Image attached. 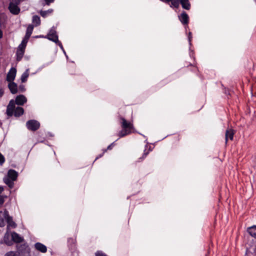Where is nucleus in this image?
I'll return each instance as SVG.
<instances>
[{
  "instance_id": "6",
  "label": "nucleus",
  "mask_w": 256,
  "mask_h": 256,
  "mask_svg": "<svg viewBox=\"0 0 256 256\" xmlns=\"http://www.w3.org/2000/svg\"><path fill=\"white\" fill-rule=\"evenodd\" d=\"M16 74V68H12L6 76V80L8 82H13L15 78Z\"/></svg>"
},
{
  "instance_id": "40",
  "label": "nucleus",
  "mask_w": 256,
  "mask_h": 256,
  "mask_svg": "<svg viewBox=\"0 0 256 256\" xmlns=\"http://www.w3.org/2000/svg\"><path fill=\"white\" fill-rule=\"evenodd\" d=\"M2 95V93H0V96H1Z\"/></svg>"
},
{
  "instance_id": "10",
  "label": "nucleus",
  "mask_w": 256,
  "mask_h": 256,
  "mask_svg": "<svg viewBox=\"0 0 256 256\" xmlns=\"http://www.w3.org/2000/svg\"><path fill=\"white\" fill-rule=\"evenodd\" d=\"M34 247L36 250L43 253L46 252L47 251L46 246L40 242L36 243Z\"/></svg>"
},
{
  "instance_id": "37",
  "label": "nucleus",
  "mask_w": 256,
  "mask_h": 256,
  "mask_svg": "<svg viewBox=\"0 0 256 256\" xmlns=\"http://www.w3.org/2000/svg\"><path fill=\"white\" fill-rule=\"evenodd\" d=\"M148 152H144L142 158L143 159V158H145L146 156L148 155Z\"/></svg>"
},
{
  "instance_id": "11",
  "label": "nucleus",
  "mask_w": 256,
  "mask_h": 256,
  "mask_svg": "<svg viewBox=\"0 0 256 256\" xmlns=\"http://www.w3.org/2000/svg\"><path fill=\"white\" fill-rule=\"evenodd\" d=\"M12 242L14 241L16 243H20L24 240V238L19 234L15 232H13L11 234Z\"/></svg>"
},
{
  "instance_id": "2",
  "label": "nucleus",
  "mask_w": 256,
  "mask_h": 256,
  "mask_svg": "<svg viewBox=\"0 0 256 256\" xmlns=\"http://www.w3.org/2000/svg\"><path fill=\"white\" fill-rule=\"evenodd\" d=\"M20 4V2H18L16 1L10 0L8 6V9L10 12L14 15H18L19 14L20 11V8L18 6V5Z\"/></svg>"
},
{
  "instance_id": "29",
  "label": "nucleus",
  "mask_w": 256,
  "mask_h": 256,
  "mask_svg": "<svg viewBox=\"0 0 256 256\" xmlns=\"http://www.w3.org/2000/svg\"><path fill=\"white\" fill-rule=\"evenodd\" d=\"M14 112H24V110L20 106H17L15 108Z\"/></svg>"
},
{
  "instance_id": "23",
  "label": "nucleus",
  "mask_w": 256,
  "mask_h": 256,
  "mask_svg": "<svg viewBox=\"0 0 256 256\" xmlns=\"http://www.w3.org/2000/svg\"><path fill=\"white\" fill-rule=\"evenodd\" d=\"M32 23L34 24L36 26H37L40 24V18L38 16H32Z\"/></svg>"
},
{
  "instance_id": "22",
  "label": "nucleus",
  "mask_w": 256,
  "mask_h": 256,
  "mask_svg": "<svg viewBox=\"0 0 256 256\" xmlns=\"http://www.w3.org/2000/svg\"><path fill=\"white\" fill-rule=\"evenodd\" d=\"M29 39L24 38L21 44L19 45L18 48L25 50L27 43Z\"/></svg>"
},
{
  "instance_id": "16",
  "label": "nucleus",
  "mask_w": 256,
  "mask_h": 256,
  "mask_svg": "<svg viewBox=\"0 0 256 256\" xmlns=\"http://www.w3.org/2000/svg\"><path fill=\"white\" fill-rule=\"evenodd\" d=\"M180 2L183 8L186 10H189L191 6L188 0H180Z\"/></svg>"
},
{
  "instance_id": "9",
  "label": "nucleus",
  "mask_w": 256,
  "mask_h": 256,
  "mask_svg": "<svg viewBox=\"0 0 256 256\" xmlns=\"http://www.w3.org/2000/svg\"><path fill=\"white\" fill-rule=\"evenodd\" d=\"M26 98L24 95H19L16 96L15 102L16 104L19 106L23 105L26 102Z\"/></svg>"
},
{
  "instance_id": "21",
  "label": "nucleus",
  "mask_w": 256,
  "mask_h": 256,
  "mask_svg": "<svg viewBox=\"0 0 256 256\" xmlns=\"http://www.w3.org/2000/svg\"><path fill=\"white\" fill-rule=\"evenodd\" d=\"M10 235L6 232L4 236V242L8 246H11L12 244V240H10Z\"/></svg>"
},
{
  "instance_id": "14",
  "label": "nucleus",
  "mask_w": 256,
  "mask_h": 256,
  "mask_svg": "<svg viewBox=\"0 0 256 256\" xmlns=\"http://www.w3.org/2000/svg\"><path fill=\"white\" fill-rule=\"evenodd\" d=\"M8 177L10 178L12 180L14 181L18 177V173L14 170H10L8 172Z\"/></svg>"
},
{
  "instance_id": "15",
  "label": "nucleus",
  "mask_w": 256,
  "mask_h": 256,
  "mask_svg": "<svg viewBox=\"0 0 256 256\" xmlns=\"http://www.w3.org/2000/svg\"><path fill=\"white\" fill-rule=\"evenodd\" d=\"M16 102L13 100H10L6 109V112H14L16 108Z\"/></svg>"
},
{
  "instance_id": "30",
  "label": "nucleus",
  "mask_w": 256,
  "mask_h": 256,
  "mask_svg": "<svg viewBox=\"0 0 256 256\" xmlns=\"http://www.w3.org/2000/svg\"><path fill=\"white\" fill-rule=\"evenodd\" d=\"M5 161V158L4 156L0 153V165H2Z\"/></svg>"
},
{
  "instance_id": "38",
  "label": "nucleus",
  "mask_w": 256,
  "mask_h": 256,
  "mask_svg": "<svg viewBox=\"0 0 256 256\" xmlns=\"http://www.w3.org/2000/svg\"><path fill=\"white\" fill-rule=\"evenodd\" d=\"M114 144V142L112 143V144H110V146H108V150H110L112 148V146Z\"/></svg>"
},
{
  "instance_id": "20",
  "label": "nucleus",
  "mask_w": 256,
  "mask_h": 256,
  "mask_svg": "<svg viewBox=\"0 0 256 256\" xmlns=\"http://www.w3.org/2000/svg\"><path fill=\"white\" fill-rule=\"evenodd\" d=\"M6 222L8 223V228L9 227L15 228L16 226V223L12 220V218L9 216H8Z\"/></svg>"
},
{
  "instance_id": "3",
  "label": "nucleus",
  "mask_w": 256,
  "mask_h": 256,
  "mask_svg": "<svg viewBox=\"0 0 256 256\" xmlns=\"http://www.w3.org/2000/svg\"><path fill=\"white\" fill-rule=\"evenodd\" d=\"M26 126L28 130L34 132L40 128V124L38 121L32 120L26 122Z\"/></svg>"
},
{
  "instance_id": "5",
  "label": "nucleus",
  "mask_w": 256,
  "mask_h": 256,
  "mask_svg": "<svg viewBox=\"0 0 256 256\" xmlns=\"http://www.w3.org/2000/svg\"><path fill=\"white\" fill-rule=\"evenodd\" d=\"M46 38L54 42H58V36L54 28H51L47 35Z\"/></svg>"
},
{
  "instance_id": "19",
  "label": "nucleus",
  "mask_w": 256,
  "mask_h": 256,
  "mask_svg": "<svg viewBox=\"0 0 256 256\" xmlns=\"http://www.w3.org/2000/svg\"><path fill=\"white\" fill-rule=\"evenodd\" d=\"M247 232L252 236L256 238V226H253L248 228Z\"/></svg>"
},
{
  "instance_id": "28",
  "label": "nucleus",
  "mask_w": 256,
  "mask_h": 256,
  "mask_svg": "<svg viewBox=\"0 0 256 256\" xmlns=\"http://www.w3.org/2000/svg\"><path fill=\"white\" fill-rule=\"evenodd\" d=\"M6 114H7L8 116V117L9 116H12L13 115L15 117H19V116H21L24 113H6Z\"/></svg>"
},
{
  "instance_id": "12",
  "label": "nucleus",
  "mask_w": 256,
  "mask_h": 256,
  "mask_svg": "<svg viewBox=\"0 0 256 256\" xmlns=\"http://www.w3.org/2000/svg\"><path fill=\"white\" fill-rule=\"evenodd\" d=\"M234 130L231 128L228 129L226 132V142H227L228 139L232 140L234 135Z\"/></svg>"
},
{
  "instance_id": "1",
  "label": "nucleus",
  "mask_w": 256,
  "mask_h": 256,
  "mask_svg": "<svg viewBox=\"0 0 256 256\" xmlns=\"http://www.w3.org/2000/svg\"><path fill=\"white\" fill-rule=\"evenodd\" d=\"M120 120L122 128V130L118 134L120 138L124 137L135 132L132 122L127 121L122 117L120 118Z\"/></svg>"
},
{
  "instance_id": "25",
  "label": "nucleus",
  "mask_w": 256,
  "mask_h": 256,
  "mask_svg": "<svg viewBox=\"0 0 256 256\" xmlns=\"http://www.w3.org/2000/svg\"><path fill=\"white\" fill-rule=\"evenodd\" d=\"M4 182L10 188H12L14 186V180H12L10 178H4Z\"/></svg>"
},
{
  "instance_id": "35",
  "label": "nucleus",
  "mask_w": 256,
  "mask_h": 256,
  "mask_svg": "<svg viewBox=\"0 0 256 256\" xmlns=\"http://www.w3.org/2000/svg\"><path fill=\"white\" fill-rule=\"evenodd\" d=\"M4 202V198L0 196V206H1Z\"/></svg>"
},
{
  "instance_id": "39",
  "label": "nucleus",
  "mask_w": 256,
  "mask_h": 256,
  "mask_svg": "<svg viewBox=\"0 0 256 256\" xmlns=\"http://www.w3.org/2000/svg\"><path fill=\"white\" fill-rule=\"evenodd\" d=\"M3 36V33L2 30L0 29V38H2Z\"/></svg>"
},
{
  "instance_id": "24",
  "label": "nucleus",
  "mask_w": 256,
  "mask_h": 256,
  "mask_svg": "<svg viewBox=\"0 0 256 256\" xmlns=\"http://www.w3.org/2000/svg\"><path fill=\"white\" fill-rule=\"evenodd\" d=\"M29 76L28 70H26L21 76V81L22 82H25L27 81V79Z\"/></svg>"
},
{
  "instance_id": "31",
  "label": "nucleus",
  "mask_w": 256,
  "mask_h": 256,
  "mask_svg": "<svg viewBox=\"0 0 256 256\" xmlns=\"http://www.w3.org/2000/svg\"><path fill=\"white\" fill-rule=\"evenodd\" d=\"M5 256H18L14 252H7Z\"/></svg>"
},
{
  "instance_id": "8",
  "label": "nucleus",
  "mask_w": 256,
  "mask_h": 256,
  "mask_svg": "<svg viewBox=\"0 0 256 256\" xmlns=\"http://www.w3.org/2000/svg\"><path fill=\"white\" fill-rule=\"evenodd\" d=\"M8 216V212L4 210V212L0 211V226L2 227L5 225V223Z\"/></svg>"
},
{
  "instance_id": "34",
  "label": "nucleus",
  "mask_w": 256,
  "mask_h": 256,
  "mask_svg": "<svg viewBox=\"0 0 256 256\" xmlns=\"http://www.w3.org/2000/svg\"><path fill=\"white\" fill-rule=\"evenodd\" d=\"M46 5H50V4L53 2L54 0H44Z\"/></svg>"
},
{
  "instance_id": "4",
  "label": "nucleus",
  "mask_w": 256,
  "mask_h": 256,
  "mask_svg": "<svg viewBox=\"0 0 256 256\" xmlns=\"http://www.w3.org/2000/svg\"><path fill=\"white\" fill-rule=\"evenodd\" d=\"M18 251L22 256H30V248L26 244H21L18 248Z\"/></svg>"
},
{
  "instance_id": "7",
  "label": "nucleus",
  "mask_w": 256,
  "mask_h": 256,
  "mask_svg": "<svg viewBox=\"0 0 256 256\" xmlns=\"http://www.w3.org/2000/svg\"><path fill=\"white\" fill-rule=\"evenodd\" d=\"M178 18L182 24L188 26L189 22V16L186 12H182L178 16Z\"/></svg>"
},
{
  "instance_id": "18",
  "label": "nucleus",
  "mask_w": 256,
  "mask_h": 256,
  "mask_svg": "<svg viewBox=\"0 0 256 256\" xmlns=\"http://www.w3.org/2000/svg\"><path fill=\"white\" fill-rule=\"evenodd\" d=\"M34 28V26L32 24H30L28 26L24 38H28V39L30 38V37L31 34Z\"/></svg>"
},
{
  "instance_id": "27",
  "label": "nucleus",
  "mask_w": 256,
  "mask_h": 256,
  "mask_svg": "<svg viewBox=\"0 0 256 256\" xmlns=\"http://www.w3.org/2000/svg\"><path fill=\"white\" fill-rule=\"evenodd\" d=\"M53 12L52 9H49L48 10H41L40 12V14L42 16L45 18L47 16L48 14L52 13Z\"/></svg>"
},
{
  "instance_id": "26",
  "label": "nucleus",
  "mask_w": 256,
  "mask_h": 256,
  "mask_svg": "<svg viewBox=\"0 0 256 256\" xmlns=\"http://www.w3.org/2000/svg\"><path fill=\"white\" fill-rule=\"evenodd\" d=\"M170 2H171V4L170 5V7H174L176 8H178L179 7L180 2L178 0H172Z\"/></svg>"
},
{
  "instance_id": "32",
  "label": "nucleus",
  "mask_w": 256,
  "mask_h": 256,
  "mask_svg": "<svg viewBox=\"0 0 256 256\" xmlns=\"http://www.w3.org/2000/svg\"><path fill=\"white\" fill-rule=\"evenodd\" d=\"M18 88L20 92H24L26 90L25 86L23 84L20 85Z\"/></svg>"
},
{
  "instance_id": "13",
  "label": "nucleus",
  "mask_w": 256,
  "mask_h": 256,
  "mask_svg": "<svg viewBox=\"0 0 256 256\" xmlns=\"http://www.w3.org/2000/svg\"><path fill=\"white\" fill-rule=\"evenodd\" d=\"M8 87L12 94H15L18 92V86L15 82H10Z\"/></svg>"
},
{
  "instance_id": "17",
  "label": "nucleus",
  "mask_w": 256,
  "mask_h": 256,
  "mask_svg": "<svg viewBox=\"0 0 256 256\" xmlns=\"http://www.w3.org/2000/svg\"><path fill=\"white\" fill-rule=\"evenodd\" d=\"M24 52H25V50L18 48V50H17V51L16 52V60L18 62H20L22 60V59L24 55Z\"/></svg>"
},
{
  "instance_id": "36",
  "label": "nucleus",
  "mask_w": 256,
  "mask_h": 256,
  "mask_svg": "<svg viewBox=\"0 0 256 256\" xmlns=\"http://www.w3.org/2000/svg\"><path fill=\"white\" fill-rule=\"evenodd\" d=\"M56 44H58L60 47L61 48L63 49L62 44L60 41L58 40V42H56Z\"/></svg>"
},
{
  "instance_id": "33",
  "label": "nucleus",
  "mask_w": 256,
  "mask_h": 256,
  "mask_svg": "<svg viewBox=\"0 0 256 256\" xmlns=\"http://www.w3.org/2000/svg\"><path fill=\"white\" fill-rule=\"evenodd\" d=\"M188 42H189L190 44H191V42H192V33L191 32H189V33H188Z\"/></svg>"
}]
</instances>
